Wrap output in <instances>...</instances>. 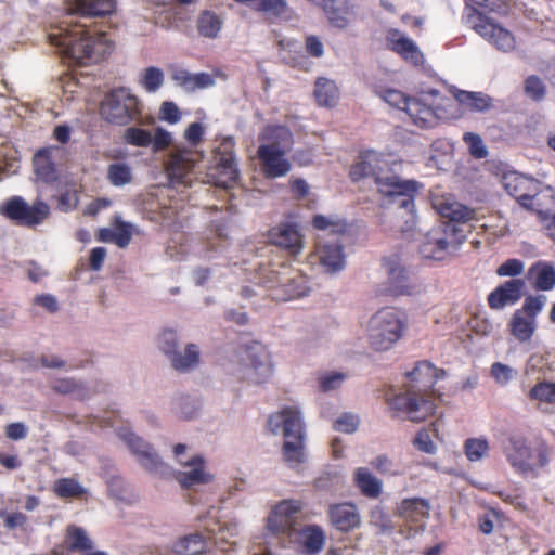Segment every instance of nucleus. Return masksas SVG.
Here are the masks:
<instances>
[{"label":"nucleus","instance_id":"3","mask_svg":"<svg viewBox=\"0 0 555 555\" xmlns=\"http://www.w3.org/2000/svg\"><path fill=\"white\" fill-rule=\"evenodd\" d=\"M408 314L395 307H384L374 312L365 326L370 348L376 352L392 349L408 331Z\"/></svg>","mask_w":555,"mask_h":555},{"label":"nucleus","instance_id":"12","mask_svg":"<svg viewBox=\"0 0 555 555\" xmlns=\"http://www.w3.org/2000/svg\"><path fill=\"white\" fill-rule=\"evenodd\" d=\"M0 215L25 227L41 224L50 215V207L37 199L31 205L20 196H14L0 205Z\"/></svg>","mask_w":555,"mask_h":555},{"label":"nucleus","instance_id":"47","mask_svg":"<svg viewBox=\"0 0 555 555\" xmlns=\"http://www.w3.org/2000/svg\"><path fill=\"white\" fill-rule=\"evenodd\" d=\"M208 547V541L202 533H192L181 538L175 544V551L181 555H198Z\"/></svg>","mask_w":555,"mask_h":555},{"label":"nucleus","instance_id":"54","mask_svg":"<svg viewBox=\"0 0 555 555\" xmlns=\"http://www.w3.org/2000/svg\"><path fill=\"white\" fill-rule=\"evenodd\" d=\"M371 465L378 473L386 476H399L403 474V468L395 459L389 457L388 455L382 454L376 456Z\"/></svg>","mask_w":555,"mask_h":555},{"label":"nucleus","instance_id":"19","mask_svg":"<svg viewBox=\"0 0 555 555\" xmlns=\"http://www.w3.org/2000/svg\"><path fill=\"white\" fill-rule=\"evenodd\" d=\"M267 425L273 435H281L283 438L305 434L302 415L297 408H284L271 414Z\"/></svg>","mask_w":555,"mask_h":555},{"label":"nucleus","instance_id":"48","mask_svg":"<svg viewBox=\"0 0 555 555\" xmlns=\"http://www.w3.org/2000/svg\"><path fill=\"white\" fill-rule=\"evenodd\" d=\"M222 25L221 18L210 11L202 12L196 22L198 34L209 39H216L219 36Z\"/></svg>","mask_w":555,"mask_h":555},{"label":"nucleus","instance_id":"55","mask_svg":"<svg viewBox=\"0 0 555 555\" xmlns=\"http://www.w3.org/2000/svg\"><path fill=\"white\" fill-rule=\"evenodd\" d=\"M54 492L60 498H75L81 495L85 490L79 482L72 478H63L54 482Z\"/></svg>","mask_w":555,"mask_h":555},{"label":"nucleus","instance_id":"14","mask_svg":"<svg viewBox=\"0 0 555 555\" xmlns=\"http://www.w3.org/2000/svg\"><path fill=\"white\" fill-rule=\"evenodd\" d=\"M117 435L127 444L131 453L137 457L138 462L145 470L158 476H164L167 473V466L163 463L153 448L130 429L120 428L117 431Z\"/></svg>","mask_w":555,"mask_h":555},{"label":"nucleus","instance_id":"35","mask_svg":"<svg viewBox=\"0 0 555 555\" xmlns=\"http://www.w3.org/2000/svg\"><path fill=\"white\" fill-rule=\"evenodd\" d=\"M115 0H75L67 9L69 14L83 17L106 15L114 11Z\"/></svg>","mask_w":555,"mask_h":555},{"label":"nucleus","instance_id":"49","mask_svg":"<svg viewBox=\"0 0 555 555\" xmlns=\"http://www.w3.org/2000/svg\"><path fill=\"white\" fill-rule=\"evenodd\" d=\"M527 397L538 404L555 405V383L540 380L529 389Z\"/></svg>","mask_w":555,"mask_h":555},{"label":"nucleus","instance_id":"5","mask_svg":"<svg viewBox=\"0 0 555 555\" xmlns=\"http://www.w3.org/2000/svg\"><path fill=\"white\" fill-rule=\"evenodd\" d=\"M258 279L271 291V296L276 300L297 299L309 292L307 278L289 264L274 263L260 267Z\"/></svg>","mask_w":555,"mask_h":555},{"label":"nucleus","instance_id":"50","mask_svg":"<svg viewBox=\"0 0 555 555\" xmlns=\"http://www.w3.org/2000/svg\"><path fill=\"white\" fill-rule=\"evenodd\" d=\"M240 533L241 528L237 521H227L220 527L216 543L221 551L227 552L231 546L237 543Z\"/></svg>","mask_w":555,"mask_h":555},{"label":"nucleus","instance_id":"58","mask_svg":"<svg viewBox=\"0 0 555 555\" xmlns=\"http://www.w3.org/2000/svg\"><path fill=\"white\" fill-rule=\"evenodd\" d=\"M158 347L170 359L179 350V338L175 331L165 330L158 337Z\"/></svg>","mask_w":555,"mask_h":555},{"label":"nucleus","instance_id":"44","mask_svg":"<svg viewBox=\"0 0 555 555\" xmlns=\"http://www.w3.org/2000/svg\"><path fill=\"white\" fill-rule=\"evenodd\" d=\"M314 96L321 106H334L339 99V91L335 81L327 78H318L314 85Z\"/></svg>","mask_w":555,"mask_h":555},{"label":"nucleus","instance_id":"22","mask_svg":"<svg viewBox=\"0 0 555 555\" xmlns=\"http://www.w3.org/2000/svg\"><path fill=\"white\" fill-rule=\"evenodd\" d=\"M434 209L444 219L447 223H451L461 228L475 218V210L468 206L455 201L452 196H434Z\"/></svg>","mask_w":555,"mask_h":555},{"label":"nucleus","instance_id":"62","mask_svg":"<svg viewBox=\"0 0 555 555\" xmlns=\"http://www.w3.org/2000/svg\"><path fill=\"white\" fill-rule=\"evenodd\" d=\"M257 10L270 16L281 17L288 13L286 0H259Z\"/></svg>","mask_w":555,"mask_h":555},{"label":"nucleus","instance_id":"64","mask_svg":"<svg viewBox=\"0 0 555 555\" xmlns=\"http://www.w3.org/2000/svg\"><path fill=\"white\" fill-rule=\"evenodd\" d=\"M463 139H464V142L468 146L469 153L475 158L480 159V158H485L488 155V150H487L480 135L473 133V132H467L464 134Z\"/></svg>","mask_w":555,"mask_h":555},{"label":"nucleus","instance_id":"25","mask_svg":"<svg viewBox=\"0 0 555 555\" xmlns=\"http://www.w3.org/2000/svg\"><path fill=\"white\" fill-rule=\"evenodd\" d=\"M525 281L512 279L495 287L488 295V304L491 309L501 310L507 306L515 305L522 296Z\"/></svg>","mask_w":555,"mask_h":555},{"label":"nucleus","instance_id":"63","mask_svg":"<svg viewBox=\"0 0 555 555\" xmlns=\"http://www.w3.org/2000/svg\"><path fill=\"white\" fill-rule=\"evenodd\" d=\"M359 417L351 413H344L338 416L333 424V428L344 434H353L359 427Z\"/></svg>","mask_w":555,"mask_h":555},{"label":"nucleus","instance_id":"8","mask_svg":"<svg viewBox=\"0 0 555 555\" xmlns=\"http://www.w3.org/2000/svg\"><path fill=\"white\" fill-rule=\"evenodd\" d=\"M503 451L514 470L524 476L535 475L537 469L547 463L545 454L541 451H534L528 440L520 435H512L507 439Z\"/></svg>","mask_w":555,"mask_h":555},{"label":"nucleus","instance_id":"6","mask_svg":"<svg viewBox=\"0 0 555 555\" xmlns=\"http://www.w3.org/2000/svg\"><path fill=\"white\" fill-rule=\"evenodd\" d=\"M451 103V99L430 90L411 98L408 105L403 106V112L414 126L426 129L434 127L439 119L450 117L448 108Z\"/></svg>","mask_w":555,"mask_h":555},{"label":"nucleus","instance_id":"37","mask_svg":"<svg viewBox=\"0 0 555 555\" xmlns=\"http://www.w3.org/2000/svg\"><path fill=\"white\" fill-rule=\"evenodd\" d=\"M327 21L333 27L346 28L353 18V11L349 0H334L323 9Z\"/></svg>","mask_w":555,"mask_h":555},{"label":"nucleus","instance_id":"21","mask_svg":"<svg viewBox=\"0 0 555 555\" xmlns=\"http://www.w3.org/2000/svg\"><path fill=\"white\" fill-rule=\"evenodd\" d=\"M269 241L291 255H298L304 249V235L296 222L283 221L269 231Z\"/></svg>","mask_w":555,"mask_h":555},{"label":"nucleus","instance_id":"45","mask_svg":"<svg viewBox=\"0 0 555 555\" xmlns=\"http://www.w3.org/2000/svg\"><path fill=\"white\" fill-rule=\"evenodd\" d=\"M463 452L472 463L486 460L490 454V443L483 436L470 437L463 442Z\"/></svg>","mask_w":555,"mask_h":555},{"label":"nucleus","instance_id":"4","mask_svg":"<svg viewBox=\"0 0 555 555\" xmlns=\"http://www.w3.org/2000/svg\"><path fill=\"white\" fill-rule=\"evenodd\" d=\"M205 130L202 124L193 122L184 130L183 138L191 145L190 149L175 144L164 162V169L172 184H185L188 175L204 157L203 152L196 150L203 141Z\"/></svg>","mask_w":555,"mask_h":555},{"label":"nucleus","instance_id":"1","mask_svg":"<svg viewBox=\"0 0 555 555\" xmlns=\"http://www.w3.org/2000/svg\"><path fill=\"white\" fill-rule=\"evenodd\" d=\"M397 166L389 155L366 151L360 154L359 160L351 167L350 178L352 181L373 179L380 196V205H393L387 216L378 217V223L385 225L389 218V229L405 232L412 230L416 223L415 205L410 195L416 192L417 183L401 180L396 175Z\"/></svg>","mask_w":555,"mask_h":555},{"label":"nucleus","instance_id":"39","mask_svg":"<svg viewBox=\"0 0 555 555\" xmlns=\"http://www.w3.org/2000/svg\"><path fill=\"white\" fill-rule=\"evenodd\" d=\"M260 145L288 151L293 144V134L284 126H267L259 135Z\"/></svg>","mask_w":555,"mask_h":555},{"label":"nucleus","instance_id":"10","mask_svg":"<svg viewBox=\"0 0 555 555\" xmlns=\"http://www.w3.org/2000/svg\"><path fill=\"white\" fill-rule=\"evenodd\" d=\"M173 453L180 469L175 477L182 488L209 485L214 481V474L207 468L201 455L186 454V446L179 443L173 447Z\"/></svg>","mask_w":555,"mask_h":555},{"label":"nucleus","instance_id":"29","mask_svg":"<svg viewBox=\"0 0 555 555\" xmlns=\"http://www.w3.org/2000/svg\"><path fill=\"white\" fill-rule=\"evenodd\" d=\"M332 525L339 531H351L359 528L361 517L356 507L351 503H341L333 505L328 511Z\"/></svg>","mask_w":555,"mask_h":555},{"label":"nucleus","instance_id":"34","mask_svg":"<svg viewBox=\"0 0 555 555\" xmlns=\"http://www.w3.org/2000/svg\"><path fill=\"white\" fill-rule=\"evenodd\" d=\"M132 238V225L116 218L112 228H103L98 232V241L104 243H114L118 247L125 248Z\"/></svg>","mask_w":555,"mask_h":555},{"label":"nucleus","instance_id":"60","mask_svg":"<svg viewBox=\"0 0 555 555\" xmlns=\"http://www.w3.org/2000/svg\"><path fill=\"white\" fill-rule=\"evenodd\" d=\"M412 443L423 453L435 454L437 452V444L434 442L427 428H421L413 438Z\"/></svg>","mask_w":555,"mask_h":555},{"label":"nucleus","instance_id":"33","mask_svg":"<svg viewBox=\"0 0 555 555\" xmlns=\"http://www.w3.org/2000/svg\"><path fill=\"white\" fill-rule=\"evenodd\" d=\"M282 457L293 468L300 467L307 461L305 434L283 438Z\"/></svg>","mask_w":555,"mask_h":555},{"label":"nucleus","instance_id":"24","mask_svg":"<svg viewBox=\"0 0 555 555\" xmlns=\"http://www.w3.org/2000/svg\"><path fill=\"white\" fill-rule=\"evenodd\" d=\"M525 208L535 211L547 229L555 228V191L552 188L540 184L539 191L532 194L529 206Z\"/></svg>","mask_w":555,"mask_h":555},{"label":"nucleus","instance_id":"42","mask_svg":"<svg viewBox=\"0 0 555 555\" xmlns=\"http://www.w3.org/2000/svg\"><path fill=\"white\" fill-rule=\"evenodd\" d=\"M300 540L306 554L317 555L324 547L325 534L321 527L311 525L301 530Z\"/></svg>","mask_w":555,"mask_h":555},{"label":"nucleus","instance_id":"15","mask_svg":"<svg viewBox=\"0 0 555 555\" xmlns=\"http://www.w3.org/2000/svg\"><path fill=\"white\" fill-rule=\"evenodd\" d=\"M247 383L263 385L273 376L271 356L266 346L254 344L247 349V358L243 372Z\"/></svg>","mask_w":555,"mask_h":555},{"label":"nucleus","instance_id":"11","mask_svg":"<svg viewBox=\"0 0 555 555\" xmlns=\"http://www.w3.org/2000/svg\"><path fill=\"white\" fill-rule=\"evenodd\" d=\"M140 114L138 98L125 88L113 90L101 104V115L111 124L126 125Z\"/></svg>","mask_w":555,"mask_h":555},{"label":"nucleus","instance_id":"16","mask_svg":"<svg viewBox=\"0 0 555 555\" xmlns=\"http://www.w3.org/2000/svg\"><path fill=\"white\" fill-rule=\"evenodd\" d=\"M127 144L135 147L152 146L154 153L167 150L173 143L172 133L163 127H156L153 133L139 127H129L124 132Z\"/></svg>","mask_w":555,"mask_h":555},{"label":"nucleus","instance_id":"52","mask_svg":"<svg viewBox=\"0 0 555 555\" xmlns=\"http://www.w3.org/2000/svg\"><path fill=\"white\" fill-rule=\"evenodd\" d=\"M177 79H180L181 83L189 90L206 89L215 85V79L207 73H182L181 77H177Z\"/></svg>","mask_w":555,"mask_h":555},{"label":"nucleus","instance_id":"27","mask_svg":"<svg viewBox=\"0 0 555 555\" xmlns=\"http://www.w3.org/2000/svg\"><path fill=\"white\" fill-rule=\"evenodd\" d=\"M388 47L412 65H420L424 55L417 44L403 33L390 29L387 34Z\"/></svg>","mask_w":555,"mask_h":555},{"label":"nucleus","instance_id":"36","mask_svg":"<svg viewBox=\"0 0 555 555\" xmlns=\"http://www.w3.org/2000/svg\"><path fill=\"white\" fill-rule=\"evenodd\" d=\"M353 482L361 494L369 499H377L383 492V481L366 467L354 470Z\"/></svg>","mask_w":555,"mask_h":555},{"label":"nucleus","instance_id":"2","mask_svg":"<svg viewBox=\"0 0 555 555\" xmlns=\"http://www.w3.org/2000/svg\"><path fill=\"white\" fill-rule=\"evenodd\" d=\"M49 41L60 48L64 56L80 63H93L104 60L113 50V46L105 34L93 37L86 25H61L49 33Z\"/></svg>","mask_w":555,"mask_h":555},{"label":"nucleus","instance_id":"7","mask_svg":"<svg viewBox=\"0 0 555 555\" xmlns=\"http://www.w3.org/2000/svg\"><path fill=\"white\" fill-rule=\"evenodd\" d=\"M466 238L464 230L451 223H442L428 231L420 251L426 259L446 260L451 257Z\"/></svg>","mask_w":555,"mask_h":555},{"label":"nucleus","instance_id":"61","mask_svg":"<svg viewBox=\"0 0 555 555\" xmlns=\"http://www.w3.org/2000/svg\"><path fill=\"white\" fill-rule=\"evenodd\" d=\"M516 375L517 371L509 365L503 364L501 362H495L491 365V376L500 386L507 385L516 377Z\"/></svg>","mask_w":555,"mask_h":555},{"label":"nucleus","instance_id":"51","mask_svg":"<svg viewBox=\"0 0 555 555\" xmlns=\"http://www.w3.org/2000/svg\"><path fill=\"white\" fill-rule=\"evenodd\" d=\"M107 178L115 186H124L131 182L132 171L125 163H114L108 166Z\"/></svg>","mask_w":555,"mask_h":555},{"label":"nucleus","instance_id":"43","mask_svg":"<svg viewBox=\"0 0 555 555\" xmlns=\"http://www.w3.org/2000/svg\"><path fill=\"white\" fill-rule=\"evenodd\" d=\"M455 100L467 109L485 112L492 107V99L481 92L459 90L454 93Z\"/></svg>","mask_w":555,"mask_h":555},{"label":"nucleus","instance_id":"20","mask_svg":"<svg viewBox=\"0 0 555 555\" xmlns=\"http://www.w3.org/2000/svg\"><path fill=\"white\" fill-rule=\"evenodd\" d=\"M287 151L273 149L271 145H259L257 156L261 172L270 179H278L288 175L292 164L286 157Z\"/></svg>","mask_w":555,"mask_h":555},{"label":"nucleus","instance_id":"38","mask_svg":"<svg viewBox=\"0 0 555 555\" xmlns=\"http://www.w3.org/2000/svg\"><path fill=\"white\" fill-rule=\"evenodd\" d=\"M528 278L540 291H551L555 286V267L546 261H538L528 270Z\"/></svg>","mask_w":555,"mask_h":555},{"label":"nucleus","instance_id":"40","mask_svg":"<svg viewBox=\"0 0 555 555\" xmlns=\"http://www.w3.org/2000/svg\"><path fill=\"white\" fill-rule=\"evenodd\" d=\"M63 546L68 551L87 553L92 550L93 541L83 528L69 525L66 528Z\"/></svg>","mask_w":555,"mask_h":555},{"label":"nucleus","instance_id":"28","mask_svg":"<svg viewBox=\"0 0 555 555\" xmlns=\"http://www.w3.org/2000/svg\"><path fill=\"white\" fill-rule=\"evenodd\" d=\"M444 375L446 373L443 370L435 367L431 363L426 361L420 362L408 375L411 380L409 388L414 390L416 393L426 392Z\"/></svg>","mask_w":555,"mask_h":555},{"label":"nucleus","instance_id":"23","mask_svg":"<svg viewBox=\"0 0 555 555\" xmlns=\"http://www.w3.org/2000/svg\"><path fill=\"white\" fill-rule=\"evenodd\" d=\"M502 185L509 195L525 207L529 206L532 194L539 191L540 182L516 171H511L503 175Z\"/></svg>","mask_w":555,"mask_h":555},{"label":"nucleus","instance_id":"46","mask_svg":"<svg viewBox=\"0 0 555 555\" xmlns=\"http://www.w3.org/2000/svg\"><path fill=\"white\" fill-rule=\"evenodd\" d=\"M512 335L519 341H528L534 331L535 321L532 318L524 315V311H515L509 322Z\"/></svg>","mask_w":555,"mask_h":555},{"label":"nucleus","instance_id":"53","mask_svg":"<svg viewBox=\"0 0 555 555\" xmlns=\"http://www.w3.org/2000/svg\"><path fill=\"white\" fill-rule=\"evenodd\" d=\"M140 83L147 92H156L164 83L163 70L154 66L145 68L141 75Z\"/></svg>","mask_w":555,"mask_h":555},{"label":"nucleus","instance_id":"9","mask_svg":"<svg viewBox=\"0 0 555 555\" xmlns=\"http://www.w3.org/2000/svg\"><path fill=\"white\" fill-rule=\"evenodd\" d=\"M304 507L300 500H282L271 505L263 519L266 537H291L296 529L298 516Z\"/></svg>","mask_w":555,"mask_h":555},{"label":"nucleus","instance_id":"59","mask_svg":"<svg viewBox=\"0 0 555 555\" xmlns=\"http://www.w3.org/2000/svg\"><path fill=\"white\" fill-rule=\"evenodd\" d=\"M547 298L545 295L529 296L517 311H524V315L532 318L535 321L537 315L543 310Z\"/></svg>","mask_w":555,"mask_h":555},{"label":"nucleus","instance_id":"17","mask_svg":"<svg viewBox=\"0 0 555 555\" xmlns=\"http://www.w3.org/2000/svg\"><path fill=\"white\" fill-rule=\"evenodd\" d=\"M324 273L334 274L341 271L346 266V254L344 246L336 238H319L313 254Z\"/></svg>","mask_w":555,"mask_h":555},{"label":"nucleus","instance_id":"30","mask_svg":"<svg viewBox=\"0 0 555 555\" xmlns=\"http://www.w3.org/2000/svg\"><path fill=\"white\" fill-rule=\"evenodd\" d=\"M60 152L57 146H49L39 150L33 158L34 171L37 180L43 183H52L57 179V172L53 158Z\"/></svg>","mask_w":555,"mask_h":555},{"label":"nucleus","instance_id":"26","mask_svg":"<svg viewBox=\"0 0 555 555\" xmlns=\"http://www.w3.org/2000/svg\"><path fill=\"white\" fill-rule=\"evenodd\" d=\"M383 267L387 273L389 293L399 296L410 291L408 270L397 255L385 257Z\"/></svg>","mask_w":555,"mask_h":555},{"label":"nucleus","instance_id":"41","mask_svg":"<svg viewBox=\"0 0 555 555\" xmlns=\"http://www.w3.org/2000/svg\"><path fill=\"white\" fill-rule=\"evenodd\" d=\"M201 359V352L195 344H188L184 349L178 350L170 359L175 370L186 372L195 369Z\"/></svg>","mask_w":555,"mask_h":555},{"label":"nucleus","instance_id":"31","mask_svg":"<svg viewBox=\"0 0 555 555\" xmlns=\"http://www.w3.org/2000/svg\"><path fill=\"white\" fill-rule=\"evenodd\" d=\"M238 178V170L232 155L222 156L214 172L207 173V182L224 189L231 188Z\"/></svg>","mask_w":555,"mask_h":555},{"label":"nucleus","instance_id":"56","mask_svg":"<svg viewBox=\"0 0 555 555\" xmlns=\"http://www.w3.org/2000/svg\"><path fill=\"white\" fill-rule=\"evenodd\" d=\"M312 224L318 230L328 231L333 234H341L346 230V223L343 220L323 215L314 216Z\"/></svg>","mask_w":555,"mask_h":555},{"label":"nucleus","instance_id":"18","mask_svg":"<svg viewBox=\"0 0 555 555\" xmlns=\"http://www.w3.org/2000/svg\"><path fill=\"white\" fill-rule=\"evenodd\" d=\"M473 28L500 51L512 52L516 48L515 36L508 29L485 15L476 16Z\"/></svg>","mask_w":555,"mask_h":555},{"label":"nucleus","instance_id":"13","mask_svg":"<svg viewBox=\"0 0 555 555\" xmlns=\"http://www.w3.org/2000/svg\"><path fill=\"white\" fill-rule=\"evenodd\" d=\"M387 403L397 416H405L412 422H423L436 409L429 399H420L418 395L409 388L406 393H399L387 399Z\"/></svg>","mask_w":555,"mask_h":555},{"label":"nucleus","instance_id":"57","mask_svg":"<svg viewBox=\"0 0 555 555\" xmlns=\"http://www.w3.org/2000/svg\"><path fill=\"white\" fill-rule=\"evenodd\" d=\"M376 94L387 104L392 107H396L403 112V106H406L410 96L405 95L403 92L396 89H379L376 90Z\"/></svg>","mask_w":555,"mask_h":555},{"label":"nucleus","instance_id":"32","mask_svg":"<svg viewBox=\"0 0 555 555\" xmlns=\"http://www.w3.org/2000/svg\"><path fill=\"white\" fill-rule=\"evenodd\" d=\"M430 504L421 498L404 499L397 508L398 515L405 521L423 524L429 517Z\"/></svg>","mask_w":555,"mask_h":555}]
</instances>
